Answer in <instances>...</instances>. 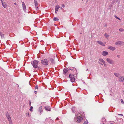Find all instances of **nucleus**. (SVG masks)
<instances>
[{"label": "nucleus", "instance_id": "11", "mask_svg": "<svg viewBox=\"0 0 124 124\" xmlns=\"http://www.w3.org/2000/svg\"><path fill=\"white\" fill-rule=\"evenodd\" d=\"M123 43V42L121 41H119L115 43V44L118 45H121Z\"/></svg>", "mask_w": 124, "mask_h": 124}, {"label": "nucleus", "instance_id": "55", "mask_svg": "<svg viewBox=\"0 0 124 124\" xmlns=\"http://www.w3.org/2000/svg\"><path fill=\"white\" fill-rule=\"evenodd\" d=\"M104 64V66H105V65H106V64H105H105L104 63V64Z\"/></svg>", "mask_w": 124, "mask_h": 124}, {"label": "nucleus", "instance_id": "23", "mask_svg": "<svg viewBox=\"0 0 124 124\" xmlns=\"http://www.w3.org/2000/svg\"><path fill=\"white\" fill-rule=\"evenodd\" d=\"M33 108V107L32 106H31L30 107V108L29 109L30 111H31V112H32L33 111V110L32 109Z\"/></svg>", "mask_w": 124, "mask_h": 124}, {"label": "nucleus", "instance_id": "15", "mask_svg": "<svg viewBox=\"0 0 124 124\" xmlns=\"http://www.w3.org/2000/svg\"><path fill=\"white\" fill-rule=\"evenodd\" d=\"M42 107L41 106L39 107V109H38V111L40 113H41L43 111V110H42Z\"/></svg>", "mask_w": 124, "mask_h": 124}, {"label": "nucleus", "instance_id": "62", "mask_svg": "<svg viewBox=\"0 0 124 124\" xmlns=\"http://www.w3.org/2000/svg\"><path fill=\"white\" fill-rule=\"evenodd\" d=\"M88 70V69H87V70H86V71H87V70Z\"/></svg>", "mask_w": 124, "mask_h": 124}, {"label": "nucleus", "instance_id": "43", "mask_svg": "<svg viewBox=\"0 0 124 124\" xmlns=\"http://www.w3.org/2000/svg\"><path fill=\"white\" fill-rule=\"evenodd\" d=\"M34 93L35 94H37V91H34Z\"/></svg>", "mask_w": 124, "mask_h": 124}, {"label": "nucleus", "instance_id": "37", "mask_svg": "<svg viewBox=\"0 0 124 124\" xmlns=\"http://www.w3.org/2000/svg\"><path fill=\"white\" fill-rule=\"evenodd\" d=\"M8 120L9 121H12L11 120V118H8Z\"/></svg>", "mask_w": 124, "mask_h": 124}, {"label": "nucleus", "instance_id": "54", "mask_svg": "<svg viewBox=\"0 0 124 124\" xmlns=\"http://www.w3.org/2000/svg\"><path fill=\"white\" fill-rule=\"evenodd\" d=\"M119 0H116V2H117Z\"/></svg>", "mask_w": 124, "mask_h": 124}, {"label": "nucleus", "instance_id": "56", "mask_svg": "<svg viewBox=\"0 0 124 124\" xmlns=\"http://www.w3.org/2000/svg\"><path fill=\"white\" fill-rule=\"evenodd\" d=\"M100 64H101V65H103V64L102 63H100Z\"/></svg>", "mask_w": 124, "mask_h": 124}, {"label": "nucleus", "instance_id": "16", "mask_svg": "<svg viewBox=\"0 0 124 124\" xmlns=\"http://www.w3.org/2000/svg\"><path fill=\"white\" fill-rule=\"evenodd\" d=\"M34 0V3L35 4V6L36 7V8H38L39 7L37 6L38 4L37 1L35 0Z\"/></svg>", "mask_w": 124, "mask_h": 124}, {"label": "nucleus", "instance_id": "48", "mask_svg": "<svg viewBox=\"0 0 124 124\" xmlns=\"http://www.w3.org/2000/svg\"><path fill=\"white\" fill-rule=\"evenodd\" d=\"M7 119H8V118H11L10 116H8V117H7Z\"/></svg>", "mask_w": 124, "mask_h": 124}, {"label": "nucleus", "instance_id": "24", "mask_svg": "<svg viewBox=\"0 0 124 124\" xmlns=\"http://www.w3.org/2000/svg\"><path fill=\"white\" fill-rule=\"evenodd\" d=\"M22 5L23 8H26L24 2H23L22 3Z\"/></svg>", "mask_w": 124, "mask_h": 124}, {"label": "nucleus", "instance_id": "5", "mask_svg": "<svg viewBox=\"0 0 124 124\" xmlns=\"http://www.w3.org/2000/svg\"><path fill=\"white\" fill-rule=\"evenodd\" d=\"M71 72H70V70H69L68 68H65L63 69V74H66V73H70Z\"/></svg>", "mask_w": 124, "mask_h": 124}, {"label": "nucleus", "instance_id": "36", "mask_svg": "<svg viewBox=\"0 0 124 124\" xmlns=\"http://www.w3.org/2000/svg\"><path fill=\"white\" fill-rule=\"evenodd\" d=\"M121 102L122 103L124 104V102L123 101V100L121 99Z\"/></svg>", "mask_w": 124, "mask_h": 124}, {"label": "nucleus", "instance_id": "45", "mask_svg": "<svg viewBox=\"0 0 124 124\" xmlns=\"http://www.w3.org/2000/svg\"><path fill=\"white\" fill-rule=\"evenodd\" d=\"M118 115H120H120H121V116H123V115L121 114H118Z\"/></svg>", "mask_w": 124, "mask_h": 124}, {"label": "nucleus", "instance_id": "17", "mask_svg": "<svg viewBox=\"0 0 124 124\" xmlns=\"http://www.w3.org/2000/svg\"><path fill=\"white\" fill-rule=\"evenodd\" d=\"M0 35L1 38H4V34H3L2 32H0Z\"/></svg>", "mask_w": 124, "mask_h": 124}, {"label": "nucleus", "instance_id": "29", "mask_svg": "<svg viewBox=\"0 0 124 124\" xmlns=\"http://www.w3.org/2000/svg\"><path fill=\"white\" fill-rule=\"evenodd\" d=\"M99 61H100V62H103L104 60H103V59H101V58H100V59H99Z\"/></svg>", "mask_w": 124, "mask_h": 124}, {"label": "nucleus", "instance_id": "59", "mask_svg": "<svg viewBox=\"0 0 124 124\" xmlns=\"http://www.w3.org/2000/svg\"><path fill=\"white\" fill-rule=\"evenodd\" d=\"M34 13H36V12H35V11L34 12Z\"/></svg>", "mask_w": 124, "mask_h": 124}, {"label": "nucleus", "instance_id": "39", "mask_svg": "<svg viewBox=\"0 0 124 124\" xmlns=\"http://www.w3.org/2000/svg\"><path fill=\"white\" fill-rule=\"evenodd\" d=\"M119 31H122L123 30V29L120 28L119 29Z\"/></svg>", "mask_w": 124, "mask_h": 124}, {"label": "nucleus", "instance_id": "53", "mask_svg": "<svg viewBox=\"0 0 124 124\" xmlns=\"http://www.w3.org/2000/svg\"><path fill=\"white\" fill-rule=\"evenodd\" d=\"M1 1L2 3H3V2L2 1V0H0Z\"/></svg>", "mask_w": 124, "mask_h": 124}, {"label": "nucleus", "instance_id": "6", "mask_svg": "<svg viewBox=\"0 0 124 124\" xmlns=\"http://www.w3.org/2000/svg\"><path fill=\"white\" fill-rule=\"evenodd\" d=\"M54 57L53 58H50L49 59V60L50 63H52L53 64H55V62L54 60Z\"/></svg>", "mask_w": 124, "mask_h": 124}, {"label": "nucleus", "instance_id": "61", "mask_svg": "<svg viewBox=\"0 0 124 124\" xmlns=\"http://www.w3.org/2000/svg\"><path fill=\"white\" fill-rule=\"evenodd\" d=\"M105 124L104 123H103V124Z\"/></svg>", "mask_w": 124, "mask_h": 124}, {"label": "nucleus", "instance_id": "49", "mask_svg": "<svg viewBox=\"0 0 124 124\" xmlns=\"http://www.w3.org/2000/svg\"><path fill=\"white\" fill-rule=\"evenodd\" d=\"M7 119H8V118H11L10 116H8V117H7Z\"/></svg>", "mask_w": 124, "mask_h": 124}, {"label": "nucleus", "instance_id": "41", "mask_svg": "<svg viewBox=\"0 0 124 124\" xmlns=\"http://www.w3.org/2000/svg\"><path fill=\"white\" fill-rule=\"evenodd\" d=\"M9 124H12V121H9Z\"/></svg>", "mask_w": 124, "mask_h": 124}, {"label": "nucleus", "instance_id": "7", "mask_svg": "<svg viewBox=\"0 0 124 124\" xmlns=\"http://www.w3.org/2000/svg\"><path fill=\"white\" fill-rule=\"evenodd\" d=\"M77 120L78 122L79 123H80L83 120V117L81 116H77Z\"/></svg>", "mask_w": 124, "mask_h": 124}, {"label": "nucleus", "instance_id": "40", "mask_svg": "<svg viewBox=\"0 0 124 124\" xmlns=\"http://www.w3.org/2000/svg\"><path fill=\"white\" fill-rule=\"evenodd\" d=\"M62 7L63 8H64L65 7V5L64 4H62Z\"/></svg>", "mask_w": 124, "mask_h": 124}, {"label": "nucleus", "instance_id": "14", "mask_svg": "<svg viewBox=\"0 0 124 124\" xmlns=\"http://www.w3.org/2000/svg\"><path fill=\"white\" fill-rule=\"evenodd\" d=\"M108 49L111 50L112 51L116 49V48L114 47H113L111 46H110L108 48Z\"/></svg>", "mask_w": 124, "mask_h": 124}, {"label": "nucleus", "instance_id": "30", "mask_svg": "<svg viewBox=\"0 0 124 124\" xmlns=\"http://www.w3.org/2000/svg\"><path fill=\"white\" fill-rule=\"evenodd\" d=\"M102 119L103 120L102 121H103V120H104V121H103V122H105L106 121V119H105V117H102Z\"/></svg>", "mask_w": 124, "mask_h": 124}, {"label": "nucleus", "instance_id": "26", "mask_svg": "<svg viewBox=\"0 0 124 124\" xmlns=\"http://www.w3.org/2000/svg\"><path fill=\"white\" fill-rule=\"evenodd\" d=\"M9 116H10L9 114L8 113V112H7L6 114V117Z\"/></svg>", "mask_w": 124, "mask_h": 124}, {"label": "nucleus", "instance_id": "33", "mask_svg": "<svg viewBox=\"0 0 124 124\" xmlns=\"http://www.w3.org/2000/svg\"><path fill=\"white\" fill-rule=\"evenodd\" d=\"M61 10H62V11L64 12H65L66 11L65 10H64L63 9V8H61Z\"/></svg>", "mask_w": 124, "mask_h": 124}, {"label": "nucleus", "instance_id": "28", "mask_svg": "<svg viewBox=\"0 0 124 124\" xmlns=\"http://www.w3.org/2000/svg\"><path fill=\"white\" fill-rule=\"evenodd\" d=\"M26 116H28V117H30L31 116V115H30L29 114V113L28 112L26 113Z\"/></svg>", "mask_w": 124, "mask_h": 124}, {"label": "nucleus", "instance_id": "9", "mask_svg": "<svg viewBox=\"0 0 124 124\" xmlns=\"http://www.w3.org/2000/svg\"><path fill=\"white\" fill-rule=\"evenodd\" d=\"M45 109L47 111H50L51 108L50 106H47L44 107Z\"/></svg>", "mask_w": 124, "mask_h": 124}, {"label": "nucleus", "instance_id": "58", "mask_svg": "<svg viewBox=\"0 0 124 124\" xmlns=\"http://www.w3.org/2000/svg\"><path fill=\"white\" fill-rule=\"evenodd\" d=\"M74 120L75 121H76V119H74Z\"/></svg>", "mask_w": 124, "mask_h": 124}, {"label": "nucleus", "instance_id": "22", "mask_svg": "<svg viewBox=\"0 0 124 124\" xmlns=\"http://www.w3.org/2000/svg\"><path fill=\"white\" fill-rule=\"evenodd\" d=\"M104 36L106 38H108L109 37V35L106 33H105L104 34Z\"/></svg>", "mask_w": 124, "mask_h": 124}, {"label": "nucleus", "instance_id": "46", "mask_svg": "<svg viewBox=\"0 0 124 124\" xmlns=\"http://www.w3.org/2000/svg\"><path fill=\"white\" fill-rule=\"evenodd\" d=\"M120 56L119 55H117V56L118 58L120 57Z\"/></svg>", "mask_w": 124, "mask_h": 124}, {"label": "nucleus", "instance_id": "2", "mask_svg": "<svg viewBox=\"0 0 124 124\" xmlns=\"http://www.w3.org/2000/svg\"><path fill=\"white\" fill-rule=\"evenodd\" d=\"M75 74H72V73L71 72L69 75L70 81L72 83H73L75 81L76 79L75 78Z\"/></svg>", "mask_w": 124, "mask_h": 124}, {"label": "nucleus", "instance_id": "25", "mask_svg": "<svg viewBox=\"0 0 124 124\" xmlns=\"http://www.w3.org/2000/svg\"><path fill=\"white\" fill-rule=\"evenodd\" d=\"M114 17L116 19L119 20H121L119 18V17H117L116 15H114Z\"/></svg>", "mask_w": 124, "mask_h": 124}, {"label": "nucleus", "instance_id": "8", "mask_svg": "<svg viewBox=\"0 0 124 124\" xmlns=\"http://www.w3.org/2000/svg\"><path fill=\"white\" fill-rule=\"evenodd\" d=\"M106 61L109 63L112 64H114V62L110 58H107L106 59Z\"/></svg>", "mask_w": 124, "mask_h": 124}, {"label": "nucleus", "instance_id": "3", "mask_svg": "<svg viewBox=\"0 0 124 124\" xmlns=\"http://www.w3.org/2000/svg\"><path fill=\"white\" fill-rule=\"evenodd\" d=\"M39 62V61L37 60H34L32 62H31V63L34 68L37 69L38 67Z\"/></svg>", "mask_w": 124, "mask_h": 124}, {"label": "nucleus", "instance_id": "64", "mask_svg": "<svg viewBox=\"0 0 124 124\" xmlns=\"http://www.w3.org/2000/svg\"><path fill=\"white\" fill-rule=\"evenodd\" d=\"M123 85H124V82L123 83Z\"/></svg>", "mask_w": 124, "mask_h": 124}, {"label": "nucleus", "instance_id": "42", "mask_svg": "<svg viewBox=\"0 0 124 124\" xmlns=\"http://www.w3.org/2000/svg\"><path fill=\"white\" fill-rule=\"evenodd\" d=\"M29 106H31V101H30V100L29 101Z\"/></svg>", "mask_w": 124, "mask_h": 124}, {"label": "nucleus", "instance_id": "51", "mask_svg": "<svg viewBox=\"0 0 124 124\" xmlns=\"http://www.w3.org/2000/svg\"><path fill=\"white\" fill-rule=\"evenodd\" d=\"M107 26V24H105V27H106Z\"/></svg>", "mask_w": 124, "mask_h": 124}, {"label": "nucleus", "instance_id": "32", "mask_svg": "<svg viewBox=\"0 0 124 124\" xmlns=\"http://www.w3.org/2000/svg\"><path fill=\"white\" fill-rule=\"evenodd\" d=\"M55 8H60V6L59 5H57L56 6Z\"/></svg>", "mask_w": 124, "mask_h": 124}, {"label": "nucleus", "instance_id": "34", "mask_svg": "<svg viewBox=\"0 0 124 124\" xmlns=\"http://www.w3.org/2000/svg\"><path fill=\"white\" fill-rule=\"evenodd\" d=\"M2 3V5L4 7V8H6V5H4V3H3H3Z\"/></svg>", "mask_w": 124, "mask_h": 124}, {"label": "nucleus", "instance_id": "10", "mask_svg": "<svg viewBox=\"0 0 124 124\" xmlns=\"http://www.w3.org/2000/svg\"><path fill=\"white\" fill-rule=\"evenodd\" d=\"M102 54L103 56H106L108 54V53L107 52L103 51L102 53Z\"/></svg>", "mask_w": 124, "mask_h": 124}, {"label": "nucleus", "instance_id": "60", "mask_svg": "<svg viewBox=\"0 0 124 124\" xmlns=\"http://www.w3.org/2000/svg\"><path fill=\"white\" fill-rule=\"evenodd\" d=\"M88 0H87V1H86V2H87L88 1Z\"/></svg>", "mask_w": 124, "mask_h": 124}, {"label": "nucleus", "instance_id": "4", "mask_svg": "<svg viewBox=\"0 0 124 124\" xmlns=\"http://www.w3.org/2000/svg\"><path fill=\"white\" fill-rule=\"evenodd\" d=\"M49 62L48 60L45 59L41 60V63L44 66H47L48 65Z\"/></svg>", "mask_w": 124, "mask_h": 124}, {"label": "nucleus", "instance_id": "27", "mask_svg": "<svg viewBox=\"0 0 124 124\" xmlns=\"http://www.w3.org/2000/svg\"><path fill=\"white\" fill-rule=\"evenodd\" d=\"M59 8H55V13L56 14L57 13Z\"/></svg>", "mask_w": 124, "mask_h": 124}, {"label": "nucleus", "instance_id": "12", "mask_svg": "<svg viewBox=\"0 0 124 124\" xmlns=\"http://www.w3.org/2000/svg\"><path fill=\"white\" fill-rule=\"evenodd\" d=\"M97 42L99 44L103 46H105V44L102 41H97Z\"/></svg>", "mask_w": 124, "mask_h": 124}, {"label": "nucleus", "instance_id": "18", "mask_svg": "<svg viewBox=\"0 0 124 124\" xmlns=\"http://www.w3.org/2000/svg\"><path fill=\"white\" fill-rule=\"evenodd\" d=\"M75 107H73L71 109V110L73 113H75Z\"/></svg>", "mask_w": 124, "mask_h": 124}, {"label": "nucleus", "instance_id": "1", "mask_svg": "<svg viewBox=\"0 0 124 124\" xmlns=\"http://www.w3.org/2000/svg\"><path fill=\"white\" fill-rule=\"evenodd\" d=\"M68 69L69 70H70L72 74H74L77 75L78 74L77 70L75 67H68Z\"/></svg>", "mask_w": 124, "mask_h": 124}, {"label": "nucleus", "instance_id": "31", "mask_svg": "<svg viewBox=\"0 0 124 124\" xmlns=\"http://www.w3.org/2000/svg\"><path fill=\"white\" fill-rule=\"evenodd\" d=\"M64 75L66 77H67V78H68V77L69 78V75H68V74L67 73H66V74H64Z\"/></svg>", "mask_w": 124, "mask_h": 124}, {"label": "nucleus", "instance_id": "19", "mask_svg": "<svg viewBox=\"0 0 124 124\" xmlns=\"http://www.w3.org/2000/svg\"><path fill=\"white\" fill-rule=\"evenodd\" d=\"M114 75H115V76L116 77H119V74L118 73H115L114 74Z\"/></svg>", "mask_w": 124, "mask_h": 124}, {"label": "nucleus", "instance_id": "35", "mask_svg": "<svg viewBox=\"0 0 124 124\" xmlns=\"http://www.w3.org/2000/svg\"><path fill=\"white\" fill-rule=\"evenodd\" d=\"M38 89V85H37L35 86V89Z\"/></svg>", "mask_w": 124, "mask_h": 124}, {"label": "nucleus", "instance_id": "20", "mask_svg": "<svg viewBox=\"0 0 124 124\" xmlns=\"http://www.w3.org/2000/svg\"><path fill=\"white\" fill-rule=\"evenodd\" d=\"M37 70L40 71H41V70H42V69L39 66H38V67L37 68Z\"/></svg>", "mask_w": 124, "mask_h": 124}, {"label": "nucleus", "instance_id": "63", "mask_svg": "<svg viewBox=\"0 0 124 124\" xmlns=\"http://www.w3.org/2000/svg\"><path fill=\"white\" fill-rule=\"evenodd\" d=\"M14 3V4H15V5L16 4V3Z\"/></svg>", "mask_w": 124, "mask_h": 124}, {"label": "nucleus", "instance_id": "44", "mask_svg": "<svg viewBox=\"0 0 124 124\" xmlns=\"http://www.w3.org/2000/svg\"><path fill=\"white\" fill-rule=\"evenodd\" d=\"M56 120H59V118L58 117H57L56 119Z\"/></svg>", "mask_w": 124, "mask_h": 124}, {"label": "nucleus", "instance_id": "47", "mask_svg": "<svg viewBox=\"0 0 124 124\" xmlns=\"http://www.w3.org/2000/svg\"><path fill=\"white\" fill-rule=\"evenodd\" d=\"M37 11L38 10H39V8H34Z\"/></svg>", "mask_w": 124, "mask_h": 124}, {"label": "nucleus", "instance_id": "13", "mask_svg": "<svg viewBox=\"0 0 124 124\" xmlns=\"http://www.w3.org/2000/svg\"><path fill=\"white\" fill-rule=\"evenodd\" d=\"M119 81L120 82L123 81L124 80V77L123 76L119 77Z\"/></svg>", "mask_w": 124, "mask_h": 124}, {"label": "nucleus", "instance_id": "21", "mask_svg": "<svg viewBox=\"0 0 124 124\" xmlns=\"http://www.w3.org/2000/svg\"><path fill=\"white\" fill-rule=\"evenodd\" d=\"M53 20L54 21H58L59 20V19L57 17H54L53 18Z\"/></svg>", "mask_w": 124, "mask_h": 124}, {"label": "nucleus", "instance_id": "38", "mask_svg": "<svg viewBox=\"0 0 124 124\" xmlns=\"http://www.w3.org/2000/svg\"><path fill=\"white\" fill-rule=\"evenodd\" d=\"M23 9L24 11L25 12H26V8H23Z\"/></svg>", "mask_w": 124, "mask_h": 124}, {"label": "nucleus", "instance_id": "50", "mask_svg": "<svg viewBox=\"0 0 124 124\" xmlns=\"http://www.w3.org/2000/svg\"><path fill=\"white\" fill-rule=\"evenodd\" d=\"M102 63L103 64H104V63L105 64V62L104 61L102 62Z\"/></svg>", "mask_w": 124, "mask_h": 124}, {"label": "nucleus", "instance_id": "52", "mask_svg": "<svg viewBox=\"0 0 124 124\" xmlns=\"http://www.w3.org/2000/svg\"><path fill=\"white\" fill-rule=\"evenodd\" d=\"M77 116V115H76V114H75V118H76V116Z\"/></svg>", "mask_w": 124, "mask_h": 124}, {"label": "nucleus", "instance_id": "57", "mask_svg": "<svg viewBox=\"0 0 124 124\" xmlns=\"http://www.w3.org/2000/svg\"><path fill=\"white\" fill-rule=\"evenodd\" d=\"M110 124H114L113 123H111Z\"/></svg>", "mask_w": 124, "mask_h": 124}]
</instances>
